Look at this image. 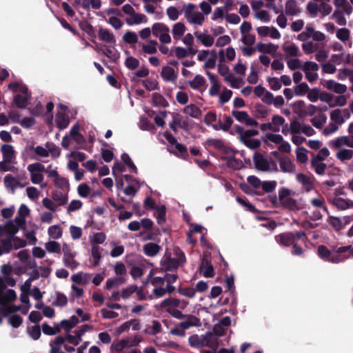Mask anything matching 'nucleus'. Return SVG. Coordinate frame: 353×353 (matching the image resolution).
Returning <instances> with one entry per match:
<instances>
[{
  "mask_svg": "<svg viewBox=\"0 0 353 353\" xmlns=\"http://www.w3.org/2000/svg\"><path fill=\"white\" fill-rule=\"evenodd\" d=\"M52 197L54 201L58 203L59 205H63L68 201V196L59 190H54L52 192Z\"/></svg>",
  "mask_w": 353,
  "mask_h": 353,
  "instance_id": "38",
  "label": "nucleus"
},
{
  "mask_svg": "<svg viewBox=\"0 0 353 353\" xmlns=\"http://www.w3.org/2000/svg\"><path fill=\"white\" fill-rule=\"evenodd\" d=\"M99 38L100 40L108 43L115 44L116 43L113 34L107 29L100 28L99 31Z\"/></svg>",
  "mask_w": 353,
  "mask_h": 353,
  "instance_id": "24",
  "label": "nucleus"
},
{
  "mask_svg": "<svg viewBox=\"0 0 353 353\" xmlns=\"http://www.w3.org/2000/svg\"><path fill=\"white\" fill-rule=\"evenodd\" d=\"M219 339L212 333L208 332L205 336H204L203 346L211 348L215 352L219 347Z\"/></svg>",
  "mask_w": 353,
  "mask_h": 353,
  "instance_id": "17",
  "label": "nucleus"
},
{
  "mask_svg": "<svg viewBox=\"0 0 353 353\" xmlns=\"http://www.w3.org/2000/svg\"><path fill=\"white\" fill-rule=\"evenodd\" d=\"M27 332L33 340H38L41 334L40 325H35L32 327H28L27 328Z\"/></svg>",
  "mask_w": 353,
  "mask_h": 353,
  "instance_id": "46",
  "label": "nucleus"
},
{
  "mask_svg": "<svg viewBox=\"0 0 353 353\" xmlns=\"http://www.w3.org/2000/svg\"><path fill=\"white\" fill-rule=\"evenodd\" d=\"M330 1H323L318 4L316 2L309 1L306 6L307 11L312 17H317L318 14L324 17L329 15L332 10V6L328 3Z\"/></svg>",
  "mask_w": 353,
  "mask_h": 353,
  "instance_id": "4",
  "label": "nucleus"
},
{
  "mask_svg": "<svg viewBox=\"0 0 353 353\" xmlns=\"http://www.w3.org/2000/svg\"><path fill=\"white\" fill-rule=\"evenodd\" d=\"M152 33L154 37H159L160 41L163 43H169L171 42L169 28L165 23H153Z\"/></svg>",
  "mask_w": 353,
  "mask_h": 353,
  "instance_id": "6",
  "label": "nucleus"
},
{
  "mask_svg": "<svg viewBox=\"0 0 353 353\" xmlns=\"http://www.w3.org/2000/svg\"><path fill=\"white\" fill-rule=\"evenodd\" d=\"M4 183L6 187H23L21 183L11 174H7L4 177Z\"/></svg>",
  "mask_w": 353,
  "mask_h": 353,
  "instance_id": "49",
  "label": "nucleus"
},
{
  "mask_svg": "<svg viewBox=\"0 0 353 353\" xmlns=\"http://www.w3.org/2000/svg\"><path fill=\"white\" fill-rule=\"evenodd\" d=\"M336 157L342 161L350 160L353 157V150L350 149L340 150L336 153Z\"/></svg>",
  "mask_w": 353,
  "mask_h": 353,
  "instance_id": "43",
  "label": "nucleus"
},
{
  "mask_svg": "<svg viewBox=\"0 0 353 353\" xmlns=\"http://www.w3.org/2000/svg\"><path fill=\"white\" fill-rule=\"evenodd\" d=\"M84 332L85 330H76V336L68 334L65 337H63V339H65V341L74 345H78L81 341V336Z\"/></svg>",
  "mask_w": 353,
  "mask_h": 353,
  "instance_id": "31",
  "label": "nucleus"
},
{
  "mask_svg": "<svg viewBox=\"0 0 353 353\" xmlns=\"http://www.w3.org/2000/svg\"><path fill=\"white\" fill-rule=\"evenodd\" d=\"M185 27L184 23H174L172 29L173 37L179 39L185 32Z\"/></svg>",
  "mask_w": 353,
  "mask_h": 353,
  "instance_id": "48",
  "label": "nucleus"
},
{
  "mask_svg": "<svg viewBox=\"0 0 353 353\" xmlns=\"http://www.w3.org/2000/svg\"><path fill=\"white\" fill-rule=\"evenodd\" d=\"M311 167L316 174L323 175L325 173L327 165L325 163H317L314 160H311Z\"/></svg>",
  "mask_w": 353,
  "mask_h": 353,
  "instance_id": "61",
  "label": "nucleus"
},
{
  "mask_svg": "<svg viewBox=\"0 0 353 353\" xmlns=\"http://www.w3.org/2000/svg\"><path fill=\"white\" fill-rule=\"evenodd\" d=\"M152 102L154 105L165 108L169 103L167 100L159 93L154 92L152 94Z\"/></svg>",
  "mask_w": 353,
  "mask_h": 353,
  "instance_id": "33",
  "label": "nucleus"
},
{
  "mask_svg": "<svg viewBox=\"0 0 353 353\" xmlns=\"http://www.w3.org/2000/svg\"><path fill=\"white\" fill-rule=\"evenodd\" d=\"M17 299V294L12 289H8L6 292L0 294V305H6L8 302H12Z\"/></svg>",
  "mask_w": 353,
  "mask_h": 353,
  "instance_id": "20",
  "label": "nucleus"
},
{
  "mask_svg": "<svg viewBox=\"0 0 353 353\" xmlns=\"http://www.w3.org/2000/svg\"><path fill=\"white\" fill-rule=\"evenodd\" d=\"M254 108L256 117L261 118H266L268 116V110L261 103H256L254 106Z\"/></svg>",
  "mask_w": 353,
  "mask_h": 353,
  "instance_id": "62",
  "label": "nucleus"
},
{
  "mask_svg": "<svg viewBox=\"0 0 353 353\" xmlns=\"http://www.w3.org/2000/svg\"><path fill=\"white\" fill-rule=\"evenodd\" d=\"M56 299L52 302V305L56 307H64L67 305L68 300L67 296L62 292H56Z\"/></svg>",
  "mask_w": 353,
  "mask_h": 353,
  "instance_id": "32",
  "label": "nucleus"
},
{
  "mask_svg": "<svg viewBox=\"0 0 353 353\" xmlns=\"http://www.w3.org/2000/svg\"><path fill=\"white\" fill-rule=\"evenodd\" d=\"M30 174L31 181L34 184H40L43 179V176L39 172L46 170L45 166L39 163H34L28 165L27 168Z\"/></svg>",
  "mask_w": 353,
  "mask_h": 353,
  "instance_id": "7",
  "label": "nucleus"
},
{
  "mask_svg": "<svg viewBox=\"0 0 353 353\" xmlns=\"http://www.w3.org/2000/svg\"><path fill=\"white\" fill-rule=\"evenodd\" d=\"M195 37L198 40H199L203 45L207 47H210L212 46L214 43V38L213 37L201 32H195Z\"/></svg>",
  "mask_w": 353,
  "mask_h": 353,
  "instance_id": "29",
  "label": "nucleus"
},
{
  "mask_svg": "<svg viewBox=\"0 0 353 353\" xmlns=\"http://www.w3.org/2000/svg\"><path fill=\"white\" fill-rule=\"evenodd\" d=\"M349 138L346 136L339 137L331 141L330 145L335 148H339L342 145H348Z\"/></svg>",
  "mask_w": 353,
  "mask_h": 353,
  "instance_id": "54",
  "label": "nucleus"
},
{
  "mask_svg": "<svg viewBox=\"0 0 353 353\" xmlns=\"http://www.w3.org/2000/svg\"><path fill=\"white\" fill-rule=\"evenodd\" d=\"M236 201L241 205L244 206L246 210L251 212H256V208L248 201V200L247 199L246 197L237 196Z\"/></svg>",
  "mask_w": 353,
  "mask_h": 353,
  "instance_id": "51",
  "label": "nucleus"
},
{
  "mask_svg": "<svg viewBox=\"0 0 353 353\" xmlns=\"http://www.w3.org/2000/svg\"><path fill=\"white\" fill-rule=\"evenodd\" d=\"M219 151L225 156L223 159L227 161L229 166H233L232 162H237V159L235 157L233 150L225 144Z\"/></svg>",
  "mask_w": 353,
  "mask_h": 353,
  "instance_id": "21",
  "label": "nucleus"
},
{
  "mask_svg": "<svg viewBox=\"0 0 353 353\" xmlns=\"http://www.w3.org/2000/svg\"><path fill=\"white\" fill-rule=\"evenodd\" d=\"M296 180L299 183L302 184L306 192H310L314 187V176H308L307 175L299 173L296 175Z\"/></svg>",
  "mask_w": 353,
  "mask_h": 353,
  "instance_id": "14",
  "label": "nucleus"
},
{
  "mask_svg": "<svg viewBox=\"0 0 353 353\" xmlns=\"http://www.w3.org/2000/svg\"><path fill=\"white\" fill-rule=\"evenodd\" d=\"M224 123H222L221 121H219L218 125L213 124L212 125V127L215 130H222L225 132L228 131L229 129L231 128L232 124L233 123V120L230 117L226 115H224Z\"/></svg>",
  "mask_w": 353,
  "mask_h": 353,
  "instance_id": "25",
  "label": "nucleus"
},
{
  "mask_svg": "<svg viewBox=\"0 0 353 353\" xmlns=\"http://www.w3.org/2000/svg\"><path fill=\"white\" fill-rule=\"evenodd\" d=\"M319 256L326 261L330 262L331 257L333 254V250L330 251L325 245H320L318 247Z\"/></svg>",
  "mask_w": 353,
  "mask_h": 353,
  "instance_id": "27",
  "label": "nucleus"
},
{
  "mask_svg": "<svg viewBox=\"0 0 353 353\" xmlns=\"http://www.w3.org/2000/svg\"><path fill=\"white\" fill-rule=\"evenodd\" d=\"M126 347H129L128 340L121 339L120 341H114L111 345V349L117 352H121Z\"/></svg>",
  "mask_w": 353,
  "mask_h": 353,
  "instance_id": "40",
  "label": "nucleus"
},
{
  "mask_svg": "<svg viewBox=\"0 0 353 353\" xmlns=\"http://www.w3.org/2000/svg\"><path fill=\"white\" fill-rule=\"evenodd\" d=\"M285 14L290 16L298 15L301 9L295 0H288L285 6Z\"/></svg>",
  "mask_w": 353,
  "mask_h": 353,
  "instance_id": "19",
  "label": "nucleus"
},
{
  "mask_svg": "<svg viewBox=\"0 0 353 353\" xmlns=\"http://www.w3.org/2000/svg\"><path fill=\"white\" fill-rule=\"evenodd\" d=\"M292 191L287 188H281L279 190V200L283 208L295 211L301 210V208L299 206L297 201L290 197Z\"/></svg>",
  "mask_w": 353,
  "mask_h": 353,
  "instance_id": "3",
  "label": "nucleus"
},
{
  "mask_svg": "<svg viewBox=\"0 0 353 353\" xmlns=\"http://www.w3.org/2000/svg\"><path fill=\"white\" fill-rule=\"evenodd\" d=\"M163 137L170 145H175L176 150L180 154L181 158L184 159H187L189 154L187 147L185 145L178 143L176 139L168 131H165L163 133Z\"/></svg>",
  "mask_w": 353,
  "mask_h": 353,
  "instance_id": "8",
  "label": "nucleus"
},
{
  "mask_svg": "<svg viewBox=\"0 0 353 353\" xmlns=\"http://www.w3.org/2000/svg\"><path fill=\"white\" fill-rule=\"evenodd\" d=\"M63 261L64 263V265L71 270L75 269L79 265V263L74 259V255L73 254V253L71 251V249L68 245L64 244L63 245Z\"/></svg>",
  "mask_w": 353,
  "mask_h": 353,
  "instance_id": "9",
  "label": "nucleus"
},
{
  "mask_svg": "<svg viewBox=\"0 0 353 353\" xmlns=\"http://www.w3.org/2000/svg\"><path fill=\"white\" fill-rule=\"evenodd\" d=\"M5 232L8 234L7 236L14 237L19 231V228L14 224L12 221H8L4 226Z\"/></svg>",
  "mask_w": 353,
  "mask_h": 353,
  "instance_id": "44",
  "label": "nucleus"
},
{
  "mask_svg": "<svg viewBox=\"0 0 353 353\" xmlns=\"http://www.w3.org/2000/svg\"><path fill=\"white\" fill-rule=\"evenodd\" d=\"M327 221L337 232L343 228V221L339 217L329 216Z\"/></svg>",
  "mask_w": 353,
  "mask_h": 353,
  "instance_id": "34",
  "label": "nucleus"
},
{
  "mask_svg": "<svg viewBox=\"0 0 353 353\" xmlns=\"http://www.w3.org/2000/svg\"><path fill=\"white\" fill-rule=\"evenodd\" d=\"M188 342L190 346L194 347H199L203 346L204 336L199 337L197 334H193L188 339Z\"/></svg>",
  "mask_w": 353,
  "mask_h": 353,
  "instance_id": "39",
  "label": "nucleus"
},
{
  "mask_svg": "<svg viewBox=\"0 0 353 353\" xmlns=\"http://www.w3.org/2000/svg\"><path fill=\"white\" fill-rule=\"evenodd\" d=\"M183 113H185L194 119H199L202 115L201 110L199 109V107H197L194 104H190V105H186L183 108Z\"/></svg>",
  "mask_w": 353,
  "mask_h": 353,
  "instance_id": "23",
  "label": "nucleus"
},
{
  "mask_svg": "<svg viewBox=\"0 0 353 353\" xmlns=\"http://www.w3.org/2000/svg\"><path fill=\"white\" fill-rule=\"evenodd\" d=\"M204 145L206 147H212L220 150L223 147L224 142L221 139L210 138L206 140Z\"/></svg>",
  "mask_w": 353,
  "mask_h": 353,
  "instance_id": "45",
  "label": "nucleus"
},
{
  "mask_svg": "<svg viewBox=\"0 0 353 353\" xmlns=\"http://www.w3.org/2000/svg\"><path fill=\"white\" fill-rule=\"evenodd\" d=\"M137 290V285H131L123 289L121 292V296L123 299H128L133 293Z\"/></svg>",
  "mask_w": 353,
  "mask_h": 353,
  "instance_id": "64",
  "label": "nucleus"
},
{
  "mask_svg": "<svg viewBox=\"0 0 353 353\" xmlns=\"http://www.w3.org/2000/svg\"><path fill=\"white\" fill-rule=\"evenodd\" d=\"M1 150L3 154V159L6 162H12L15 158L14 148L12 145L3 144L1 145Z\"/></svg>",
  "mask_w": 353,
  "mask_h": 353,
  "instance_id": "18",
  "label": "nucleus"
},
{
  "mask_svg": "<svg viewBox=\"0 0 353 353\" xmlns=\"http://www.w3.org/2000/svg\"><path fill=\"white\" fill-rule=\"evenodd\" d=\"M224 79L229 82L230 85L233 88H239L242 83L241 79L235 78L233 74H228Z\"/></svg>",
  "mask_w": 353,
  "mask_h": 353,
  "instance_id": "63",
  "label": "nucleus"
},
{
  "mask_svg": "<svg viewBox=\"0 0 353 353\" xmlns=\"http://www.w3.org/2000/svg\"><path fill=\"white\" fill-rule=\"evenodd\" d=\"M283 50L285 54L290 57H297L299 56V48L294 43H292L288 46H283Z\"/></svg>",
  "mask_w": 353,
  "mask_h": 353,
  "instance_id": "59",
  "label": "nucleus"
},
{
  "mask_svg": "<svg viewBox=\"0 0 353 353\" xmlns=\"http://www.w3.org/2000/svg\"><path fill=\"white\" fill-rule=\"evenodd\" d=\"M48 232L49 236L54 239H59L62 235V230L61 227L57 225L50 226Z\"/></svg>",
  "mask_w": 353,
  "mask_h": 353,
  "instance_id": "50",
  "label": "nucleus"
},
{
  "mask_svg": "<svg viewBox=\"0 0 353 353\" xmlns=\"http://www.w3.org/2000/svg\"><path fill=\"white\" fill-rule=\"evenodd\" d=\"M161 77L166 82L175 83L178 78V74L172 67L167 65L162 68Z\"/></svg>",
  "mask_w": 353,
  "mask_h": 353,
  "instance_id": "13",
  "label": "nucleus"
},
{
  "mask_svg": "<svg viewBox=\"0 0 353 353\" xmlns=\"http://www.w3.org/2000/svg\"><path fill=\"white\" fill-rule=\"evenodd\" d=\"M353 256V247L352 245L341 246L333 249V254L330 262L339 263Z\"/></svg>",
  "mask_w": 353,
  "mask_h": 353,
  "instance_id": "5",
  "label": "nucleus"
},
{
  "mask_svg": "<svg viewBox=\"0 0 353 353\" xmlns=\"http://www.w3.org/2000/svg\"><path fill=\"white\" fill-rule=\"evenodd\" d=\"M327 117L325 114H319L311 120L312 125L318 128L321 129L323 124L326 123Z\"/></svg>",
  "mask_w": 353,
  "mask_h": 353,
  "instance_id": "58",
  "label": "nucleus"
},
{
  "mask_svg": "<svg viewBox=\"0 0 353 353\" xmlns=\"http://www.w3.org/2000/svg\"><path fill=\"white\" fill-rule=\"evenodd\" d=\"M157 221L159 225H163L165 222L166 208L165 205L157 207Z\"/></svg>",
  "mask_w": 353,
  "mask_h": 353,
  "instance_id": "53",
  "label": "nucleus"
},
{
  "mask_svg": "<svg viewBox=\"0 0 353 353\" xmlns=\"http://www.w3.org/2000/svg\"><path fill=\"white\" fill-rule=\"evenodd\" d=\"M176 258H172L171 254L165 253L161 261V268L164 271H174L185 263L186 259L183 252L179 248L174 249V251Z\"/></svg>",
  "mask_w": 353,
  "mask_h": 353,
  "instance_id": "1",
  "label": "nucleus"
},
{
  "mask_svg": "<svg viewBox=\"0 0 353 353\" xmlns=\"http://www.w3.org/2000/svg\"><path fill=\"white\" fill-rule=\"evenodd\" d=\"M275 240L279 244L289 247L295 243V235L292 232H283L276 235Z\"/></svg>",
  "mask_w": 353,
  "mask_h": 353,
  "instance_id": "11",
  "label": "nucleus"
},
{
  "mask_svg": "<svg viewBox=\"0 0 353 353\" xmlns=\"http://www.w3.org/2000/svg\"><path fill=\"white\" fill-rule=\"evenodd\" d=\"M342 110L336 109L330 112V119L336 124L341 125L345 122V119L341 115Z\"/></svg>",
  "mask_w": 353,
  "mask_h": 353,
  "instance_id": "41",
  "label": "nucleus"
},
{
  "mask_svg": "<svg viewBox=\"0 0 353 353\" xmlns=\"http://www.w3.org/2000/svg\"><path fill=\"white\" fill-rule=\"evenodd\" d=\"M28 97L21 94H17L14 97L13 102L20 109H25L28 103Z\"/></svg>",
  "mask_w": 353,
  "mask_h": 353,
  "instance_id": "35",
  "label": "nucleus"
},
{
  "mask_svg": "<svg viewBox=\"0 0 353 353\" xmlns=\"http://www.w3.org/2000/svg\"><path fill=\"white\" fill-rule=\"evenodd\" d=\"M56 123L57 128L60 130H63L68 126L70 121L68 117L64 113L59 112L57 114Z\"/></svg>",
  "mask_w": 353,
  "mask_h": 353,
  "instance_id": "30",
  "label": "nucleus"
},
{
  "mask_svg": "<svg viewBox=\"0 0 353 353\" xmlns=\"http://www.w3.org/2000/svg\"><path fill=\"white\" fill-rule=\"evenodd\" d=\"M46 148H48V154L50 153L52 157H58L60 156L61 150L60 148L52 142H47L46 143Z\"/></svg>",
  "mask_w": 353,
  "mask_h": 353,
  "instance_id": "60",
  "label": "nucleus"
},
{
  "mask_svg": "<svg viewBox=\"0 0 353 353\" xmlns=\"http://www.w3.org/2000/svg\"><path fill=\"white\" fill-rule=\"evenodd\" d=\"M332 203L339 210H345L350 208H353V201L339 196L334 197L332 201Z\"/></svg>",
  "mask_w": 353,
  "mask_h": 353,
  "instance_id": "16",
  "label": "nucleus"
},
{
  "mask_svg": "<svg viewBox=\"0 0 353 353\" xmlns=\"http://www.w3.org/2000/svg\"><path fill=\"white\" fill-rule=\"evenodd\" d=\"M91 254L93 258V265L97 266L99 264L101 259V254L100 252V247L97 245H92L91 250Z\"/></svg>",
  "mask_w": 353,
  "mask_h": 353,
  "instance_id": "42",
  "label": "nucleus"
},
{
  "mask_svg": "<svg viewBox=\"0 0 353 353\" xmlns=\"http://www.w3.org/2000/svg\"><path fill=\"white\" fill-rule=\"evenodd\" d=\"M296 154V159L300 163H305L307 161L308 157L307 155V150L304 147L298 148Z\"/></svg>",
  "mask_w": 353,
  "mask_h": 353,
  "instance_id": "55",
  "label": "nucleus"
},
{
  "mask_svg": "<svg viewBox=\"0 0 353 353\" xmlns=\"http://www.w3.org/2000/svg\"><path fill=\"white\" fill-rule=\"evenodd\" d=\"M161 247L155 243H148L143 247V252L148 256L153 257L160 251Z\"/></svg>",
  "mask_w": 353,
  "mask_h": 353,
  "instance_id": "22",
  "label": "nucleus"
},
{
  "mask_svg": "<svg viewBox=\"0 0 353 353\" xmlns=\"http://www.w3.org/2000/svg\"><path fill=\"white\" fill-rule=\"evenodd\" d=\"M157 42L154 40H150L148 44L143 45V51L149 54H154L157 52Z\"/></svg>",
  "mask_w": 353,
  "mask_h": 353,
  "instance_id": "57",
  "label": "nucleus"
},
{
  "mask_svg": "<svg viewBox=\"0 0 353 353\" xmlns=\"http://www.w3.org/2000/svg\"><path fill=\"white\" fill-rule=\"evenodd\" d=\"M256 49L259 52H263L265 54H271L275 52L277 49V47L272 43L266 44L263 43H259L256 46Z\"/></svg>",
  "mask_w": 353,
  "mask_h": 353,
  "instance_id": "36",
  "label": "nucleus"
},
{
  "mask_svg": "<svg viewBox=\"0 0 353 353\" xmlns=\"http://www.w3.org/2000/svg\"><path fill=\"white\" fill-rule=\"evenodd\" d=\"M279 165L281 170L283 172L294 174L296 171L295 165L293 164L290 159L288 157L279 158Z\"/></svg>",
  "mask_w": 353,
  "mask_h": 353,
  "instance_id": "15",
  "label": "nucleus"
},
{
  "mask_svg": "<svg viewBox=\"0 0 353 353\" xmlns=\"http://www.w3.org/2000/svg\"><path fill=\"white\" fill-rule=\"evenodd\" d=\"M103 54L108 57L112 61H117L119 57V52L117 50L114 51L110 47L104 46Z\"/></svg>",
  "mask_w": 353,
  "mask_h": 353,
  "instance_id": "52",
  "label": "nucleus"
},
{
  "mask_svg": "<svg viewBox=\"0 0 353 353\" xmlns=\"http://www.w3.org/2000/svg\"><path fill=\"white\" fill-rule=\"evenodd\" d=\"M126 282V279L123 276H118L110 278L106 281L105 288L110 290L113 288L119 287Z\"/></svg>",
  "mask_w": 353,
  "mask_h": 353,
  "instance_id": "26",
  "label": "nucleus"
},
{
  "mask_svg": "<svg viewBox=\"0 0 353 353\" xmlns=\"http://www.w3.org/2000/svg\"><path fill=\"white\" fill-rule=\"evenodd\" d=\"M46 249L48 252L50 253H58L61 252L60 244L54 241H49L46 243Z\"/></svg>",
  "mask_w": 353,
  "mask_h": 353,
  "instance_id": "56",
  "label": "nucleus"
},
{
  "mask_svg": "<svg viewBox=\"0 0 353 353\" xmlns=\"http://www.w3.org/2000/svg\"><path fill=\"white\" fill-rule=\"evenodd\" d=\"M253 161L255 165V168L257 170L268 172L270 171V163L269 161L265 159L263 155L261 153H256L253 156Z\"/></svg>",
  "mask_w": 353,
  "mask_h": 353,
  "instance_id": "12",
  "label": "nucleus"
},
{
  "mask_svg": "<svg viewBox=\"0 0 353 353\" xmlns=\"http://www.w3.org/2000/svg\"><path fill=\"white\" fill-rule=\"evenodd\" d=\"M334 4L336 8L343 9L346 15H350L352 13L353 8L347 0H334Z\"/></svg>",
  "mask_w": 353,
  "mask_h": 353,
  "instance_id": "28",
  "label": "nucleus"
},
{
  "mask_svg": "<svg viewBox=\"0 0 353 353\" xmlns=\"http://www.w3.org/2000/svg\"><path fill=\"white\" fill-rule=\"evenodd\" d=\"M26 245V241L18 236H6L0 241V256L3 254L10 253L12 248L18 250L24 248Z\"/></svg>",
  "mask_w": 353,
  "mask_h": 353,
  "instance_id": "2",
  "label": "nucleus"
},
{
  "mask_svg": "<svg viewBox=\"0 0 353 353\" xmlns=\"http://www.w3.org/2000/svg\"><path fill=\"white\" fill-rule=\"evenodd\" d=\"M180 304V300L176 298H168L164 299L161 303V306L162 307H168V308H172V307H177L179 306Z\"/></svg>",
  "mask_w": 353,
  "mask_h": 353,
  "instance_id": "47",
  "label": "nucleus"
},
{
  "mask_svg": "<svg viewBox=\"0 0 353 353\" xmlns=\"http://www.w3.org/2000/svg\"><path fill=\"white\" fill-rule=\"evenodd\" d=\"M205 83L206 81L203 76L196 74L192 81H189V85L191 88L198 90L201 87L205 85Z\"/></svg>",
  "mask_w": 353,
  "mask_h": 353,
  "instance_id": "37",
  "label": "nucleus"
},
{
  "mask_svg": "<svg viewBox=\"0 0 353 353\" xmlns=\"http://www.w3.org/2000/svg\"><path fill=\"white\" fill-rule=\"evenodd\" d=\"M320 83L330 91H332L337 94H343L347 90L345 85L337 83L334 80L321 79Z\"/></svg>",
  "mask_w": 353,
  "mask_h": 353,
  "instance_id": "10",
  "label": "nucleus"
}]
</instances>
